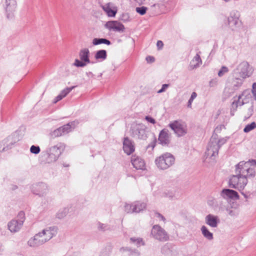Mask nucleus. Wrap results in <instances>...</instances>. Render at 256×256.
Segmentation results:
<instances>
[{
	"label": "nucleus",
	"instance_id": "obj_1",
	"mask_svg": "<svg viewBox=\"0 0 256 256\" xmlns=\"http://www.w3.org/2000/svg\"><path fill=\"white\" fill-rule=\"evenodd\" d=\"M256 160H252L246 162H240L236 166L235 172L246 178H253L256 176Z\"/></svg>",
	"mask_w": 256,
	"mask_h": 256
},
{
	"label": "nucleus",
	"instance_id": "obj_2",
	"mask_svg": "<svg viewBox=\"0 0 256 256\" xmlns=\"http://www.w3.org/2000/svg\"><path fill=\"white\" fill-rule=\"evenodd\" d=\"M227 141L226 138H218L217 134H213L207 146L205 154L206 158L214 159L218 156L219 149Z\"/></svg>",
	"mask_w": 256,
	"mask_h": 256
},
{
	"label": "nucleus",
	"instance_id": "obj_3",
	"mask_svg": "<svg viewBox=\"0 0 256 256\" xmlns=\"http://www.w3.org/2000/svg\"><path fill=\"white\" fill-rule=\"evenodd\" d=\"M175 162L174 156L170 153L166 152L155 160L156 166L162 170H165L172 166Z\"/></svg>",
	"mask_w": 256,
	"mask_h": 256
},
{
	"label": "nucleus",
	"instance_id": "obj_4",
	"mask_svg": "<svg viewBox=\"0 0 256 256\" xmlns=\"http://www.w3.org/2000/svg\"><path fill=\"white\" fill-rule=\"evenodd\" d=\"M66 144L63 142H58L56 145L49 148L46 152L48 154L47 161L52 162L56 161L64 151Z\"/></svg>",
	"mask_w": 256,
	"mask_h": 256
},
{
	"label": "nucleus",
	"instance_id": "obj_5",
	"mask_svg": "<svg viewBox=\"0 0 256 256\" xmlns=\"http://www.w3.org/2000/svg\"><path fill=\"white\" fill-rule=\"evenodd\" d=\"M130 133L133 138L140 140H146L148 137L146 126L142 123L132 124L130 128Z\"/></svg>",
	"mask_w": 256,
	"mask_h": 256
},
{
	"label": "nucleus",
	"instance_id": "obj_6",
	"mask_svg": "<svg viewBox=\"0 0 256 256\" xmlns=\"http://www.w3.org/2000/svg\"><path fill=\"white\" fill-rule=\"evenodd\" d=\"M248 182V179L246 177L236 174L230 177L228 184L231 188L242 190L247 184Z\"/></svg>",
	"mask_w": 256,
	"mask_h": 256
},
{
	"label": "nucleus",
	"instance_id": "obj_7",
	"mask_svg": "<svg viewBox=\"0 0 256 256\" xmlns=\"http://www.w3.org/2000/svg\"><path fill=\"white\" fill-rule=\"evenodd\" d=\"M75 124L76 122L74 121L70 122L67 124L54 130L50 133V138H54L68 134L72 131V128H75Z\"/></svg>",
	"mask_w": 256,
	"mask_h": 256
},
{
	"label": "nucleus",
	"instance_id": "obj_8",
	"mask_svg": "<svg viewBox=\"0 0 256 256\" xmlns=\"http://www.w3.org/2000/svg\"><path fill=\"white\" fill-rule=\"evenodd\" d=\"M234 74L238 75L242 79L250 77L252 74L251 68L247 62L244 61L240 62L237 68L234 70Z\"/></svg>",
	"mask_w": 256,
	"mask_h": 256
},
{
	"label": "nucleus",
	"instance_id": "obj_9",
	"mask_svg": "<svg viewBox=\"0 0 256 256\" xmlns=\"http://www.w3.org/2000/svg\"><path fill=\"white\" fill-rule=\"evenodd\" d=\"M240 14L238 10L232 11L228 17V28L232 31L236 30L240 27L242 24V22L240 20Z\"/></svg>",
	"mask_w": 256,
	"mask_h": 256
},
{
	"label": "nucleus",
	"instance_id": "obj_10",
	"mask_svg": "<svg viewBox=\"0 0 256 256\" xmlns=\"http://www.w3.org/2000/svg\"><path fill=\"white\" fill-rule=\"evenodd\" d=\"M151 234L156 240L160 241L166 242L168 239V236L164 229L158 225H154L153 226Z\"/></svg>",
	"mask_w": 256,
	"mask_h": 256
},
{
	"label": "nucleus",
	"instance_id": "obj_11",
	"mask_svg": "<svg viewBox=\"0 0 256 256\" xmlns=\"http://www.w3.org/2000/svg\"><path fill=\"white\" fill-rule=\"evenodd\" d=\"M169 126L178 137L182 136L187 133V126L184 123L175 120L170 123Z\"/></svg>",
	"mask_w": 256,
	"mask_h": 256
},
{
	"label": "nucleus",
	"instance_id": "obj_12",
	"mask_svg": "<svg viewBox=\"0 0 256 256\" xmlns=\"http://www.w3.org/2000/svg\"><path fill=\"white\" fill-rule=\"evenodd\" d=\"M32 192L40 196H46L48 192V185L44 182H38L33 184L31 186Z\"/></svg>",
	"mask_w": 256,
	"mask_h": 256
},
{
	"label": "nucleus",
	"instance_id": "obj_13",
	"mask_svg": "<svg viewBox=\"0 0 256 256\" xmlns=\"http://www.w3.org/2000/svg\"><path fill=\"white\" fill-rule=\"evenodd\" d=\"M18 216L20 218L19 220H12L8 224V228L9 230L12 232H16L18 231L22 226L24 220V213L22 212H20L18 214Z\"/></svg>",
	"mask_w": 256,
	"mask_h": 256
},
{
	"label": "nucleus",
	"instance_id": "obj_14",
	"mask_svg": "<svg viewBox=\"0 0 256 256\" xmlns=\"http://www.w3.org/2000/svg\"><path fill=\"white\" fill-rule=\"evenodd\" d=\"M16 140L14 135H10L0 142V152H4L11 149Z\"/></svg>",
	"mask_w": 256,
	"mask_h": 256
},
{
	"label": "nucleus",
	"instance_id": "obj_15",
	"mask_svg": "<svg viewBox=\"0 0 256 256\" xmlns=\"http://www.w3.org/2000/svg\"><path fill=\"white\" fill-rule=\"evenodd\" d=\"M46 242V240L44 236V234H42V232H40L30 238L28 242V244L30 246L34 248L38 247Z\"/></svg>",
	"mask_w": 256,
	"mask_h": 256
},
{
	"label": "nucleus",
	"instance_id": "obj_16",
	"mask_svg": "<svg viewBox=\"0 0 256 256\" xmlns=\"http://www.w3.org/2000/svg\"><path fill=\"white\" fill-rule=\"evenodd\" d=\"M104 26L110 30L119 32H123L125 30L124 25L117 20L108 21L104 24Z\"/></svg>",
	"mask_w": 256,
	"mask_h": 256
},
{
	"label": "nucleus",
	"instance_id": "obj_17",
	"mask_svg": "<svg viewBox=\"0 0 256 256\" xmlns=\"http://www.w3.org/2000/svg\"><path fill=\"white\" fill-rule=\"evenodd\" d=\"M100 7L108 17H114L117 13L118 8L112 2L102 4Z\"/></svg>",
	"mask_w": 256,
	"mask_h": 256
},
{
	"label": "nucleus",
	"instance_id": "obj_18",
	"mask_svg": "<svg viewBox=\"0 0 256 256\" xmlns=\"http://www.w3.org/2000/svg\"><path fill=\"white\" fill-rule=\"evenodd\" d=\"M6 16L8 18H12V13L16 8V0H6Z\"/></svg>",
	"mask_w": 256,
	"mask_h": 256
},
{
	"label": "nucleus",
	"instance_id": "obj_19",
	"mask_svg": "<svg viewBox=\"0 0 256 256\" xmlns=\"http://www.w3.org/2000/svg\"><path fill=\"white\" fill-rule=\"evenodd\" d=\"M168 132V130L164 128L159 134L158 141L163 146H168L170 142V138Z\"/></svg>",
	"mask_w": 256,
	"mask_h": 256
},
{
	"label": "nucleus",
	"instance_id": "obj_20",
	"mask_svg": "<svg viewBox=\"0 0 256 256\" xmlns=\"http://www.w3.org/2000/svg\"><path fill=\"white\" fill-rule=\"evenodd\" d=\"M220 196L226 200L230 199H238L239 198L238 193L232 190L224 188L223 189L220 193Z\"/></svg>",
	"mask_w": 256,
	"mask_h": 256
},
{
	"label": "nucleus",
	"instance_id": "obj_21",
	"mask_svg": "<svg viewBox=\"0 0 256 256\" xmlns=\"http://www.w3.org/2000/svg\"><path fill=\"white\" fill-rule=\"evenodd\" d=\"M58 232V228L56 226H50L42 230V234H44L46 242L50 240L53 236H55Z\"/></svg>",
	"mask_w": 256,
	"mask_h": 256
},
{
	"label": "nucleus",
	"instance_id": "obj_22",
	"mask_svg": "<svg viewBox=\"0 0 256 256\" xmlns=\"http://www.w3.org/2000/svg\"><path fill=\"white\" fill-rule=\"evenodd\" d=\"M206 223L212 228H216L220 222V220L218 216L209 214L206 216Z\"/></svg>",
	"mask_w": 256,
	"mask_h": 256
},
{
	"label": "nucleus",
	"instance_id": "obj_23",
	"mask_svg": "<svg viewBox=\"0 0 256 256\" xmlns=\"http://www.w3.org/2000/svg\"><path fill=\"white\" fill-rule=\"evenodd\" d=\"M123 150L125 153L130 155L134 150V148L130 140L125 138L123 142Z\"/></svg>",
	"mask_w": 256,
	"mask_h": 256
},
{
	"label": "nucleus",
	"instance_id": "obj_24",
	"mask_svg": "<svg viewBox=\"0 0 256 256\" xmlns=\"http://www.w3.org/2000/svg\"><path fill=\"white\" fill-rule=\"evenodd\" d=\"M131 162L134 167L136 170H144L145 168L144 160L140 158H132Z\"/></svg>",
	"mask_w": 256,
	"mask_h": 256
},
{
	"label": "nucleus",
	"instance_id": "obj_25",
	"mask_svg": "<svg viewBox=\"0 0 256 256\" xmlns=\"http://www.w3.org/2000/svg\"><path fill=\"white\" fill-rule=\"evenodd\" d=\"M90 51L88 48H84L82 49L79 52V57L80 60L86 62L88 64H94V62H91L89 58Z\"/></svg>",
	"mask_w": 256,
	"mask_h": 256
},
{
	"label": "nucleus",
	"instance_id": "obj_26",
	"mask_svg": "<svg viewBox=\"0 0 256 256\" xmlns=\"http://www.w3.org/2000/svg\"><path fill=\"white\" fill-rule=\"evenodd\" d=\"M146 204L144 202H133L134 211L136 213L140 212L146 208Z\"/></svg>",
	"mask_w": 256,
	"mask_h": 256
},
{
	"label": "nucleus",
	"instance_id": "obj_27",
	"mask_svg": "<svg viewBox=\"0 0 256 256\" xmlns=\"http://www.w3.org/2000/svg\"><path fill=\"white\" fill-rule=\"evenodd\" d=\"M202 63L200 55L197 54L192 60L190 63V66L192 69L198 67Z\"/></svg>",
	"mask_w": 256,
	"mask_h": 256
},
{
	"label": "nucleus",
	"instance_id": "obj_28",
	"mask_svg": "<svg viewBox=\"0 0 256 256\" xmlns=\"http://www.w3.org/2000/svg\"><path fill=\"white\" fill-rule=\"evenodd\" d=\"M202 233L204 236L209 240H213V234L210 232L205 226H202L200 228Z\"/></svg>",
	"mask_w": 256,
	"mask_h": 256
},
{
	"label": "nucleus",
	"instance_id": "obj_29",
	"mask_svg": "<svg viewBox=\"0 0 256 256\" xmlns=\"http://www.w3.org/2000/svg\"><path fill=\"white\" fill-rule=\"evenodd\" d=\"M107 56V53L106 51L104 50H98L94 55V58L97 60H100L102 61L104 60L106 58Z\"/></svg>",
	"mask_w": 256,
	"mask_h": 256
},
{
	"label": "nucleus",
	"instance_id": "obj_30",
	"mask_svg": "<svg viewBox=\"0 0 256 256\" xmlns=\"http://www.w3.org/2000/svg\"><path fill=\"white\" fill-rule=\"evenodd\" d=\"M102 44L110 45L111 44V42L110 40L104 38H94L92 40V44L94 46Z\"/></svg>",
	"mask_w": 256,
	"mask_h": 256
},
{
	"label": "nucleus",
	"instance_id": "obj_31",
	"mask_svg": "<svg viewBox=\"0 0 256 256\" xmlns=\"http://www.w3.org/2000/svg\"><path fill=\"white\" fill-rule=\"evenodd\" d=\"M226 210L228 214L232 217H236L238 215L239 212L237 208H233L231 206H228Z\"/></svg>",
	"mask_w": 256,
	"mask_h": 256
},
{
	"label": "nucleus",
	"instance_id": "obj_32",
	"mask_svg": "<svg viewBox=\"0 0 256 256\" xmlns=\"http://www.w3.org/2000/svg\"><path fill=\"white\" fill-rule=\"evenodd\" d=\"M130 242L134 244L137 247H140L141 246H145L146 244L143 239L141 238L132 237L130 238Z\"/></svg>",
	"mask_w": 256,
	"mask_h": 256
},
{
	"label": "nucleus",
	"instance_id": "obj_33",
	"mask_svg": "<svg viewBox=\"0 0 256 256\" xmlns=\"http://www.w3.org/2000/svg\"><path fill=\"white\" fill-rule=\"evenodd\" d=\"M69 212L68 208H64L60 209L56 213V217L59 219H62L64 218Z\"/></svg>",
	"mask_w": 256,
	"mask_h": 256
},
{
	"label": "nucleus",
	"instance_id": "obj_34",
	"mask_svg": "<svg viewBox=\"0 0 256 256\" xmlns=\"http://www.w3.org/2000/svg\"><path fill=\"white\" fill-rule=\"evenodd\" d=\"M152 142L146 146V149L148 150L149 152H151L154 150V148L156 145V137L154 134H152Z\"/></svg>",
	"mask_w": 256,
	"mask_h": 256
},
{
	"label": "nucleus",
	"instance_id": "obj_35",
	"mask_svg": "<svg viewBox=\"0 0 256 256\" xmlns=\"http://www.w3.org/2000/svg\"><path fill=\"white\" fill-rule=\"evenodd\" d=\"M98 229L99 231L105 232L110 230V226L108 224H102L100 222H98L96 224Z\"/></svg>",
	"mask_w": 256,
	"mask_h": 256
},
{
	"label": "nucleus",
	"instance_id": "obj_36",
	"mask_svg": "<svg viewBox=\"0 0 256 256\" xmlns=\"http://www.w3.org/2000/svg\"><path fill=\"white\" fill-rule=\"evenodd\" d=\"M74 88L75 86L66 88L63 90L58 95L61 96L62 98H64L69 92H70Z\"/></svg>",
	"mask_w": 256,
	"mask_h": 256
},
{
	"label": "nucleus",
	"instance_id": "obj_37",
	"mask_svg": "<svg viewBox=\"0 0 256 256\" xmlns=\"http://www.w3.org/2000/svg\"><path fill=\"white\" fill-rule=\"evenodd\" d=\"M255 128H256V123L255 122H252L246 126L244 129V132H248Z\"/></svg>",
	"mask_w": 256,
	"mask_h": 256
},
{
	"label": "nucleus",
	"instance_id": "obj_38",
	"mask_svg": "<svg viewBox=\"0 0 256 256\" xmlns=\"http://www.w3.org/2000/svg\"><path fill=\"white\" fill-rule=\"evenodd\" d=\"M162 196L168 198L170 200H172L174 198H176V192L173 191H168L167 192H164Z\"/></svg>",
	"mask_w": 256,
	"mask_h": 256
},
{
	"label": "nucleus",
	"instance_id": "obj_39",
	"mask_svg": "<svg viewBox=\"0 0 256 256\" xmlns=\"http://www.w3.org/2000/svg\"><path fill=\"white\" fill-rule=\"evenodd\" d=\"M147 10L148 8L145 6L137 7L136 8V11L140 14L143 16L146 13Z\"/></svg>",
	"mask_w": 256,
	"mask_h": 256
},
{
	"label": "nucleus",
	"instance_id": "obj_40",
	"mask_svg": "<svg viewBox=\"0 0 256 256\" xmlns=\"http://www.w3.org/2000/svg\"><path fill=\"white\" fill-rule=\"evenodd\" d=\"M88 63L85 62L80 60H79L78 59H76L74 65L76 67H84Z\"/></svg>",
	"mask_w": 256,
	"mask_h": 256
},
{
	"label": "nucleus",
	"instance_id": "obj_41",
	"mask_svg": "<svg viewBox=\"0 0 256 256\" xmlns=\"http://www.w3.org/2000/svg\"><path fill=\"white\" fill-rule=\"evenodd\" d=\"M120 20L124 22H128L130 20V16L128 13H123L120 16Z\"/></svg>",
	"mask_w": 256,
	"mask_h": 256
},
{
	"label": "nucleus",
	"instance_id": "obj_42",
	"mask_svg": "<svg viewBox=\"0 0 256 256\" xmlns=\"http://www.w3.org/2000/svg\"><path fill=\"white\" fill-rule=\"evenodd\" d=\"M196 96H197V94L196 92H192L191 94L190 98L188 102L187 106L188 108H192V104L193 100H194V99H195Z\"/></svg>",
	"mask_w": 256,
	"mask_h": 256
},
{
	"label": "nucleus",
	"instance_id": "obj_43",
	"mask_svg": "<svg viewBox=\"0 0 256 256\" xmlns=\"http://www.w3.org/2000/svg\"><path fill=\"white\" fill-rule=\"evenodd\" d=\"M242 94L241 95H240L238 97V100H234L232 102V106H236V107L237 108L238 106H242L244 104V102L243 101L240 102V100L242 98Z\"/></svg>",
	"mask_w": 256,
	"mask_h": 256
},
{
	"label": "nucleus",
	"instance_id": "obj_44",
	"mask_svg": "<svg viewBox=\"0 0 256 256\" xmlns=\"http://www.w3.org/2000/svg\"><path fill=\"white\" fill-rule=\"evenodd\" d=\"M134 210V206H133V203L132 204H126L124 206V210L127 213H132L135 212L134 211H133Z\"/></svg>",
	"mask_w": 256,
	"mask_h": 256
},
{
	"label": "nucleus",
	"instance_id": "obj_45",
	"mask_svg": "<svg viewBox=\"0 0 256 256\" xmlns=\"http://www.w3.org/2000/svg\"><path fill=\"white\" fill-rule=\"evenodd\" d=\"M120 250L122 252H128L130 254H132L136 250L132 249L130 247H122L120 249Z\"/></svg>",
	"mask_w": 256,
	"mask_h": 256
},
{
	"label": "nucleus",
	"instance_id": "obj_46",
	"mask_svg": "<svg viewBox=\"0 0 256 256\" xmlns=\"http://www.w3.org/2000/svg\"><path fill=\"white\" fill-rule=\"evenodd\" d=\"M228 68L225 66H222L221 69L219 70L218 72V76L220 77L223 76L226 73L228 72Z\"/></svg>",
	"mask_w": 256,
	"mask_h": 256
},
{
	"label": "nucleus",
	"instance_id": "obj_47",
	"mask_svg": "<svg viewBox=\"0 0 256 256\" xmlns=\"http://www.w3.org/2000/svg\"><path fill=\"white\" fill-rule=\"evenodd\" d=\"M30 151L32 154H38L40 152V148L38 146L32 145L30 148Z\"/></svg>",
	"mask_w": 256,
	"mask_h": 256
},
{
	"label": "nucleus",
	"instance_id": "obj_48",
	"mask_svg": "<svg viewBox=\"0 0 256 256\" xmlns=\"http://www.w3.org/2000/svg\"><path fill=\"white\" fill-rule=\"evenodd\" d=\"M170 86L169 84H164L162 85V88L158 91V94L164 92Z\"/></svg>",
	"mask_w": 256,
	"mask_h": 256
},
{
	"label": "nucleus",
	"instance_id": "obj_49",
	"mask_svg": "<svg viewBox=\"0 0 256 256\" xmlns=\"http://www.w3.org/2000/svg\"><path fill=\"white\" fill-rule=\"evenodd\" d=\"M145 119L149 122L152 123V124H154L156 122L155 120L150 116H146L145 118Z\"/></svg>",
	"mask_w": 256,
	"mask_h": 256
},
{
	"label": "nucleus",
	"instance_id": "obj_50",
	"mask_svg": "<svg viewBox=\"0 0 256 256\" xmlns=\"http://www.w3.org/2000/svg\"><path fill=\"white\" fill-rule=\"evenodd\" d=\"M252 92L254 95V98L256 100V82L252 84Z\"/></svg>",
	"mask_w": 256,
	"mask_h": 256
},
{
	"label": "nucleus",
	"instance_id": "obj_51",
	"mask_svg": "<svg viewBox=\"0 0 256 256\" xmlns=\"http://www.w3.org/2000/svg\"><path fill=\"white\" fill-rule=\"evenodd\" d=\"M146 60L148 62H153L154 61V58L152 56H148Z\"/></svg>",
	"mask_w": 256,
	"mask_h": 256
},
{
	"label": "nucleus",
	"instance_id": "obj_52",
	"mask_svg": "<svg viewBox=\"0 0 256 256\" xmlns=\"http://www.w3.org/2000/svg\"><path fill=\"white\" fill-rule=\"evenodd\" d=\"M156 46L158 49L162 48L164 46L161 40H158L156 43Z\"/></svg>",
	"mask_w": 256,
	"mask_h": 256
},
{
	"label": "nucleus",
	"instance_id": "obj_53",
	"mask_svg": "<svg viewBox=\"0 0 256 256\" xmlns=\"http://www.w3.org/2000/svg\"><path fill=\"white\" fill-rule=\"evenodd\" d=\"M62 99L61 96L58 95L57 96H56L54 100V103L56 104L60 100Z\"/></svg>",
	"mask_w": 256,
	"mask_h": 256
},
{
	"label": "nucleus",
	"instance_id": "obj_54",
	"mask_svg": "<svg viewBox=\"0 0 256 256\" xmlns=\"http://www.w3.org/2000/svg\"><path fill=\"white\" fill-rule=\"evenodd\" d=\"M156 217L160 218V220H162L163 221H165L166 220V219L165 218H164V216L160 214V213H156Z\"/></svg>",
	"mask_w": 256,
	"mask_h": 256
},
{
	"label": "nucleus",
	"instance_id": "obj_55",
	"mask_svg": "<svg viewBox=\"0 0 256 256\" xmlns=\"http://www.w3.org/2000/svg\"><path fill=\"white\" fill-rule=\"evenodd\" d=\"M216 84V82L214 80H211L209 82V85L210 87L214 86Z\"/></svg>",
	"mask_w": 256,
	"mask_h": 256
},
{
	"label": "nucleus",
	"instance_id": "obj_56",
	"mask_svg": "<svg viewBox=\"0 0 256 256\" xmlns=\"http://www.w3.org/2000/svg\"><path fill=\"white\" fill-rule=\"evenodd\" d=\"M236 79L237 80H238L240 82H238V84H234V86H241V84H242V80L241 79H240V78H236Z\"/></svg>",
	"mask_w": 256,
	"mask_h": 256
},
{
	"label": "nucleus",
	"instance_id": "obj_57",
	"mask_svg": "<svg viewBox=\"0 0 256 256\" xmlns=\"http://www.w3.org/2000/svg\"><path fill=\"white\" fill-rule=\"evenodd\" d=\"M86 74L88 77L92 78L94 76V74L90 72H86Z\"/></svg>",
	"mask_w": 256,
	"mask_h": 256
},
{
	"label": "nucleus",
	"instance_id": "obj_58",
	"mask_svg": "<svg viewBox=\"0 0 256 256\" xmlns=\"http://www.w3.org/2000/svg\"><path fill=\"white\" fill-rule=\"evenodd\" d=\"M4 246L0 242V254H2L4 251Z\"/></svg>",
	"mask_w": 256,
	"mask_h": 256
},
{
	"label": "nucleus",
	"instance_id": "obj_59",
	"mask_svg": "<svg viewBox=\"0 0 256 256\" xmlns=\"http://www.w3.org/2000/svg\"><path fill=\"white\" fill-rule=\"evenodd\" d=\"M214 200H210L208 202V204L210 206L212 205L214 203Z\"/></svg>",
	"mask_w": 256,
	"mask_h": 256
},
{
	"label": "nucleus",
	"instance_id": "obj_60",
	"mask_svg": "<svg viewBox=\"0 0 256 256\" xmlns=\"http://www.w3.org/2000/svg\"><path fill=\"white\" fill-rule=\"evenodd\" d=\"M220 208L222 210H224V208L223 207V205L222 204H221L220 205Z\"/></svg>",
	"mask_w": 256,
	"mask_h": 256
},
{
	"label": "nucleus",
	"instance_id": "obj_61",
	"mask_svg": "<svg viewBox=\"0 0 256 256\" xmlns=\"http://www.w3.org/2000/svg\"><path fill=\"white\" fill-rule=\"evenodd\" d=\"M135 0L136 1L138 2L142 3V2L144 1L145 0Z\"/></svg>",
	"mask_w": 256,
	"mask_h": 256
}]
</instances>
